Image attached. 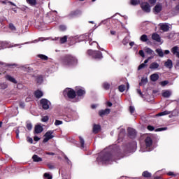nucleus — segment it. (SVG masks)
I'll use <instances>...</instances> for the list:
<instances>
[{
	"mask_svg": "<svg viewBox=\"0 0 179 179\" xmlns=\"http://www.w3.org/2000/svg\"><path fill=\"white\" fill-rule=\"evenodd\" d=\"M167 130V127H162V128H158L155 130L156 132H160L162 131H166Z\"/></svg>",
	"mask_w": 179,
	"mask_h": 179,
	"instance_id": "50",
	"label": "nucleus"
},
{
	"mask_svg": "<svg viewBox=\"0 0 179 179\" xmlns=\"http://www.w3.org/2000/svg\"><path fill=\"white\" fill-rule=\"evenodd\" d=\"M38 58H41V59H43V61H47L48 59V57L45 56V55H38Z\"/></svg>",
	"mask_w": 179,
	"mask_h": 179,
	"instance_id": "39",
	"label": "nucleus"
},
{
	"mask_svg": "<svg viewBox=\"0 0 179 179\" xmlns=\"http://www.w3.org/2000/svg\"><path fill=\"white\" fill-rule=\"evenodd\" d=\"M63 122L61 120H56L55 122V125L58 127V125H62Z\"/></svg>",
	"mask_w": 179,
	"mask_h": 179,
	"instance_id": "46",
	"label": "nucleus"
},
{
	"mask_svg": "<svg viewBox=\"0 0 179 179\" xmlns=\"http://www.w3.org/2000/svg\"><path fill=\"white\" fill-rule=\"evenodd\" d=\"M41 104L43 108V110H48L50 106H51V102L46 99H42L41 100Z\"/></svg>",
	"mask_w": 179,
	"mask_h": 179,
	"instance_id": "7",
	"label": "nucleus"
},
{
	"mask_svg": "<svg viewBox=\"0 0 179 179\" xmlns=\"http://www.w3.org/2000/svg\"><path fill=\"white\" fill-rule=\"evenodd\" d=\"M146 66V65L145 64H141L138 66V70L141 71V69H143V68H145Z\"/></svg>",
	"mask_w": 179,
	"mask_h": 179,
	"instance_id": "53",
	"label": "nucleus"
},
{
	"mask_svg": "<svg viewBox=\"0 0 179 179\" xmlns=\"http://www.w3.org/2000/svg\"><path fill=\"white\" fill-rule=\"evenodd\" d=\"M1 89H6L8 87V85L5 83L1 84Z\"/></svg>",
	"mask_w": 179,
	"mask_h": 179,
	"instance_id": "60",
	"label": "nucleus"
},
{
	"mask_svg": "<svg viewBox=\"0 0 179 179\" xmlns=\"http://www.w3.org/2000/svg\"><path fill=\"white\" fill-rule=\"evenodd\" d=\"M128 43H129V37H125V38L123 39L122 44H123L124 45H127V44H128Z\"/></svg>",
	"mask_w": 179,
	"mask_h": 179,
	"instance_id": "40",
	"label": "nucleus"
},
{
	"mask_svg": "<svg viewBox=\"0 0 179 179\" xmlns=\"http://www.w3.org/2000/svg\"><path fill=\"white\" fill-rule=\"evenodd\" d=\"M152 40H155L157 43H160V41H161L160 36L157 34H153L152 35Z\"/></svg>",
	"mask_w": 179,
	"mask_h": 179,
	"instance_id": "22",
	"label": "nucleus"
},
{
	"mask_svg": "<svg viewBox=\"0 0 179 179\" xmlns=\"http://www.w3.org/2000/svg\"><path fill=\"white\" fill-rule=\"evenodd\" d=\"M52 40L53 41H59L60 44H64V43H66V41H68V36H64L63 37H56Z\"/></svg>",
	"mask_w": 179,
	"mask_h": 179,
	"instance_id": "9",
	"label": "nucleus"
},
{
	"mask_svg": "<svg viewBox=\"0 0 179 179\" xmlns=\"http://www.w3.org/2000/svg\"><path fill=\"white\" fill-rule=\"evenodd\" d=\"M101 127L99 124H94L93 132L94 134H99L100 132Z\"/></svg>",
	"mask_w": 179,
	"mask_h": 179,
	"instance_id": "23",
	"label": "nucleus"
},
{
	"mask_svg": "<svg viewBox=\"0 0 179 179\" xmlns=\"http://www.w3.org/2000/svg\"><path fill=\"white\" fill-rule=\"evenodd\" d=\"M169 114H170V112L165 110L157 114V117H163V115H169Z\"/></svg>",
	"mask_w": 179,
	"mask_h": 179,
	"instance_id": "32",
	"label": "nucleus"
},
{
	"mask_svg": "<svg viewBox=\"0 0 179 179\" xmlns=\"http://www.w3.org/2000/svg\"><path fill=\"white\" fill-rule=\"evenodd\" d=\"M87 53L94 59H101L103 58V54L99 50H88Z\"/></svg>",
	"mask_w": 179,
	"mask_h": 179,
	"instance_id": "3",
	"label": "nucleus"
},
{
	"mask_svg": "<svg viewBox=\"0 0 179 179\" xmlns=\"http://www.w3.org/2000/svg\"><path fill=\"white\" fill-rule=\"evenodd\" d=\"M63 64L66 66L76 65L78 64V59H76V57H73L71 55H67L63 59Z\"/></svg>",
	"mask_w": 179,
	"mask_h": 179,
	"instance_id": "2",
	"label": "nucleus"
},
{
	"mask_svg": "<svg viewBox=\"0 0 179 179\" xmlns=\"http://www.w3.org/2000/svg\"><path fill=\"white\" fill-rule=\"evenodd\" d=\"M34 141H35V142H38V141H40V138L37 136H35L34 138Z\"/></svg>",
	"mask_w": 179,
	"mask_h": 179,
	"instance_id": "61",
	"label": "nucleus"
},
{
	"mask_svg": "<svg viewBox=\"0 0 179 179\" xmlns=\"http://www.w3.org/2000/svg\"><path fill=\"white\" fill-rule=\"evenodd\" d=\"M145 51L146 54H149L150 55H153V57H155V55H156V54L155 53V51H153L152 49H150L149 48H145Z\"/></svg>",
	"mask_w": 179,
	"mask_h": 179,
	"instance_id": "26",
	"label": "nucleus"
},
{
	"mask_svg": "<svg viewBox=\"0 0 179 179\" xmlns=\"http://www.w3.org/2000/svg\"><path fill=\"white\" fill-rule=\"evenodd\" d=\"M27 2L31 6H36L37 5V0H27Z\"/></svg>",
	"mask_w": 179,
	"mask_h": 179,
	"instance_id": "30",
	"label": "nucleus"
},
{
	"mask_svg": "<svg viewBox=\"0 0 179 179\" xmlns=\"http://www.w3.org/2000/svg\"><path fill=\"white\" fill-rule=\"evenodd\" d=\"M63 94L64 97H69V99H75L76 97V92L71 88H66L63 92Z\"/></svg>",
	"mask_w": 179,
	"mask_h": 179,
	"instance_id": "4",
	"label": "nucleus"
},
{
	"mask_svg": "<svg viewBox=\"0 0 179 179\" xmlns=\"http://www.w3.org/2000/svg\"><path fill=\"white\" fill-rule=\"evenodd\" d=\"M79 139L81 149H85V139H83L82 136H79Z\"/></svg>",
	"mask_w": 179,
	"mask_h": 179,
	"instance_id": "33",
	"label": "nucleus"
},
{
	"mask_svg": "<svg viewBox=\"0 0 179 179\" xmlns=\"http://www.w3.org/2000/svg\"><path fill=\"white\" fill-rule=\"evenodd\" d=\"M124 136H125V129H120V133H119L118 141L121 142V141H122Z\"/></svg>",
	"mask_w": 179,
	"mask_h": 179,
	"instance_id": "14",
	"label": "nucleus"
},
{
	"mask_svg": "<svg viewBox=\"0 0 179 179\" xmlns=\"http://www.w3.org/2000/svg\"><path fill=\"white\" fill-rule=\"evenodd\" d=\"M22 70L24 71L25 72H30V71H31V69L27 65L22 67Z\"/></svg>",
	"mask_w": 179,
	"mask_h": 179,
	"instance_id": "43",
	"label": "nucleus"
},
{
	"mask_svg": "<svg viewBox=\"0 0 179 179\" xmlns=\"http://www.w3.org/2000/svg\"><path fill=\"white\" fill-rule=\"evenodd\" d=\"M33 161L36 163H38V162H43V158L38 157L37 155H34L32 157Z\"/></svg>",
	"mask_w": 179,
	"mask_h": 179,
	"instance_id": "25",
	"label": "nucleus"
},
{
	"mask_svg": "<svg viewBox=\"0 0 179 179\" xmlns=\"http://www.w3.org/2000/svg\"><path fill=\"white\" fill-rule=\"evenodd\" d=\"M9 27L10 29V30H12L13 31H16V27H15V25L13 24H9Z\"/></svg>",
	"mask_w": 179,
	"mask_h": 179,
	"instance_id": "48",
	"label": "nucleus"
},
{
	"mask_svg": "<svg viewBox=\"0 0 179 179\" xmlns=\"http://www.w3.org/2000/svg\"><path fill=\"white\" fill-rule=\"evenodd\" d=\"M103 86V88L106 89V90H108V89H110V85L108 84V83H104Z\"/></svg>",
	"mask_w": 179,
	"mask_h": 179,
	"instance_id": "49",
	"label": "nucleus"
},
{
	"mask_svg": "<svg viewBox=\"0 0 179 179\" xmlns=\"http://www.w3.org/2000/svg\"><path fill=\"white\" fill-rule=\"evenodd\" d=\"M159 63L152 62L150 65V69H151L152 71H156V69H159Z\"/></svg>",
	"mask_w": 179,
	"mask_h": 179,
	"instance_id": "17",
	"label": "nucleus"
},
{
	"mask_svg": "<svg viewBox=\"0 0 179 179\" xmlns=\"http://www.w3.org/2000/svg\"><path fill=\"white\" fill-rule=\"evenodd\" d=\"M137 93L141 96V97H143V94H142L141 89H137Z\"/></svg>",
	"mask_w": 179,
	"mask_h": 179,
	"instance_id": "59",
	"label": "nucleus"
},
{
	"mask_svg": "<svg viewBox=\"0 0 179 179\" xmlns=\"http://www.w3.org/2000/svg\"><path fill=\"white\" fill-rule=\"evenodd\" d=\"M44 131V129L43 128V126L38 124L35 126L34 132L35 134H41Z\"/></svg>",
	"mask_w": 179,
	"mask_h": 179,
	"instance_id": "15",
	"label": "nucleus"
},
{
	"mask_svg": "<svg viewBox=\"0 0 179 179\" xmlns=\"http://www.w3.org/2000/svg\"><path fill=\"white\" fill-rule=\"evenodd\" d=\"M0 65H3V66H17V64H6L2 62H0Z\"/></svg>",
	"mask_w": 179,
	"mask_h": 179,
	"instance_id": "36",
	"label": "nucleus"
},
{
	"mask_svg": "<svg viewBox=\"0 0 179 179\" xmlns=\"http://www.w3.org/2000/svg\"><path fill=\"white\" fill-rule=\"evenodd\" d=\"M49 117L48 116H43L41 119L42 122H47L48 121Z\"/></svg>",
	"mask_w": 179,
	"mask_h": 179,
	"instance_id": "52",
	"label": "nucleus"
},
{
	"mask_svg": "<svg viewBox=\"0 0 179 179\" xmlns=\"http://www.w3.org/2000/svg\"><path fill=\"white\" fill-rule=\"evenodd\" d=\"M147 129H148V131H155V127L148 125Z\"/></svg>",
	"mask_w": 179,
	"mask_h": 179,
	"instance_id": "58",
	"label": "nucleus"
},
{
	"mask_svg": "<svg viewBox=\"0 0 179 179\" xmlns=\"http://www.w3.org/2000/svg\"><path fill=\"white\" fill-rule=\"evenodd\" d=\"M117 153L118 148L116 145L110 146L99 153L96 162L99 164H111Z\"/></svg>",
	"mask_w": 179,
	"mask_h": 179,
	"instance_id": "1",
	"label": "nucleus"
},
{
	"mask_svg": "<svg viewBox=\"0 0 179 179\" xmlns=\"http://www.w3.org/2000/svg\"><path fill=\"white\" fill-rule=\"evenodd\" d=\"M129 111H130L131 114H132V115L135 114V107L130 106Z\"/></svg>",
	"mask_w": 179,
	"mask_h": 179,
	"instance_id": "51",
	"label": "nucleus"
},
{
	"mask_svg": "<svg viewBox=\"0 0 179 179\" xmlns=\"http://www.w3.org/2000/svg\"><path fill=\"white\" fill-rule=\"evenodd\" d=\"M162 9H163V6H162V4H157L154 8V10L155 13H160Z\"/></svg>",
	"mask_w": 179,
	"mask_h": 179,
	"instance_id": "18",
	"label": "nucleus"
},
{
	"mask_svg": "<svg viewBox=\"0 0 179 179\" xmlns=\"http://www.w3.org/2000/svg\"><path fill=\"white\" fill-rule=\"evenodd\" d=\"M155 51H156L157 54H158L159 57H160L161 58H163V57H164V52H163V50L156 49Z\"/></svg>",
	"mask_w": 179,
	"mask_h": 179,
	"instance_id": "31",
	"label": "nucleus"
},
{
	"mask_svg": "<svg viewBox=\"0 0 179 179\" xmlns=\"http://www.w3.org/2000/svg\"><path fill=\"white\" fill-rule=\"evenodd\" d=\"M59 29L60 31H65V30H66V26H65V25H60L59 27Z\"/></svg>",
	"mask_w": 179,
	"mask_h": 179,
	"instance_id": "47",
	"label": "nucleus"
},
{
	"mask_svg": "<svg viewBox=\"0 0 179 179\" xmlns=\"http://www.w3.org/2000/svg\"><path fill=\"white\" fill-rule=\"evenodd\" d=\"M139 0H131L130 1V3L131 5H134V6H136V5H139Z\"/></svg>",
	"mask_w": 179,
	"mask_h": 179,
	"instance_id": "41",
	"label": "nucleus"
},
{
	"mask_svg": "<svg viewBox=\"0 0 179 179\" xmlns=\"http://www.w3.org/2000/svg\"><path fill=\"white\" fill-rule=\"evenodd\" d=\"M145 149L143 150L141 148L142 152H152L153 150V148H152V144L153 143V141H152V138L147 137L145 140Z\"/></svg>",
	"mask_w": 179,
	"mask_h": 179,
	"instance_id": "5",
	"label": "nucleus"
},
{
	"mask_svg": "<svg viewBox=\"0 0 179 179\" xmlns=\"http://www.w3.org/2000/svg\"><path fill=\"white\" fill-rule=\"evenodd\" d=\"M48 167L50 169V170H54V169H55V166H54V165L52 164H48Z\"/></svg>",
	"mask_w": 179,
	"mask_h": 179,
	"instance_id": "57",
	"label": "nucleus"
},
{
	"mask_svg": "<svg viewBox=\"0 0 179 179\" xmlns=\"http://www.w3.org/2000/svg\"><path fill=\"white\" fill-rule=\"evenodd\" d=\"M110 110L108 108H106L105 110H101L99 112V114L100 115V117H104V115H108V113H110Z\"/></svg>",
	"mask_w": 179,
	"mask_h": 179,
	"instance_id": "16",
	"label": "nucleus"
},
{
	"mask_svg": "<svg viewBox=\"0 0 179 179\" xmlns=\"http://www.w3.org/2000/svg\"><path fill=\"white\" fill-rule=\"evenodd\" d=\"M24 103H23V102H20V107H21V108H24Z\"/></svg>",
	"mask_w": 179,
	"mask_h": 179,
	"instance_id": "64",
	"label": "nucleus"
},
{
	"mask_svg": "<svg viewBox=\"0 0 179 179\" xmlns=\"http://www.w3.org/2000/svg\"><path fill=\"white\" fill-rule=\"evenodd\" d=\"M150 79L152 82H156V80H159V75L157 73L152 74L150 76Z\"/></svg>",
	"mask_w": 179,
	"mask_h": 179,
	"instance_id": "28",
	"label": "nucleus"
},
{
	"mask_svg": "<svg viewBox=\"0 0 179 179\" xmlns=\"http://www.w3.org/2000/svg\"><path fill=\"white\" fill-rule=\"evenodd\" d=\"M149 3L151 5H155V3H156V0H149Z\"/></svg>",
	"mask_w": 179,
	"mask_h": 179,
	"instance_id": "62",
	"label": "nucleus"
},
{
	"mask_svg": "<svg viewBox=\"0 0 179 179\" xmlns=\"http://www.w3.org/2000/svg\"><path fill=\"white\" fill-rule=\"evenodd\" d=\"M172 54L173 55H176L177 58H179V47L178 46H174L171 50Z\"/></svg>",
	"mask_w": 179,
	"mask_h": 179,
	"instance_id": "12",
	"label": "nucleus"
},
{
	"mask_svg": "<svg viewBox=\"0 0 179 179\" xmlns=\"http://www.w3.org/2000/svg\"><path fill=\"white\" fill-rule=\"evenodd\" d=\"M143 177L149 178L152 177V173H149L148 171H145L143 173Z\"/></svg>",
	"mask_w": 179,
	"mask_h": 179,
	"instance_id": "38",
	"label": "nucleus"
},
{
	"mask_svg": "<svg viewBox=\"0 0 179 179\" xmlns=\"http://www.w3.org/2000/svg\"><path fill=\"white\" fill-rule=\"evenodd\" d=\"M127 131H128V136L131 139H134V138H135V136H136V131L134 129L128 128Z\"/></svg>",
	"mask_w": 179,
	"mask_h": 179,
	"instance_id": "10",
	"label": "nucleus"
},
{
	"mask_svg": "<svg viewBox=\"0 0 179 179\" xmlns=\"http://www.w3.org/2000/svg\"><path fill=\"white\" fill-rule=\"evenodd\" d=\"M52 134H54V131H48L44 135L45 138L43 139V142L47 143L50 139H52V138H54V135H52Z\"/></svg>",
	"mask_w": 179,
	"mask_h": 179,
	"instance_id": "8",
	"label": "nucleus"
},
{
	"mask_svg": "<svg viewBox=\"0 0 179 179\" xmlns=\"http://www.w3.org/2000/svg\"><path fill=\"white\" fill-rule=\"evenodd\" d=\"M27 142H29V143H33V138L29 137L27 138Z\"/></svg>",
	"mask_w": 179,
	"mask_h": 179,
	"instance_id": "63",
	"label": "nucleus"
},
{
	"mask_svg": "<svg viewBox=\"0 0 179 179\" xmlns=\"http://www.w3.org/2000/svg\"><path fill=\"white\" fill-rule=\"evenodd\" d=\"M160 29L162 30V31H167L170 29V26H169V24L167 23H161L159 24Z\"/></svg>",
	"mask_w": 179,
	"mask_h": 179,
	"instance_id": "13",
	"label": "nucleus"
},
{
	"mask_svg": "<svg viewBox=\"0 0 179 179\" xmlns=\"http://www.w3.org/2000/svg\"><path fill=\"white\" fill-rule=\"evenodd\" d=\"M20 44H13L7 41H0V50H5V48H12L13 47H19Z\"/></svg>",
	"mask_w": 179,
	"mask_h": 179,
	"instance_id": "6",
	"label": "nucleus"
},
{
	"mask_svg": "<svg viewBox=\"0 0 179 179\" xmlns=\"http://www.w3.org/2000/svg\"><path fill=\"white\" fill-rule=\"evenodd\" d=\"M141 8L144 12H146L147 13L150 12V6L149 5V3H143L141 4Z\"/></svg>",
	"mask_w": 179,
	"mask_h": 179,
	"instance_id": "11",
	"label": "nucleus"
},
{
	"mask_svg": "<svg viewBox=\"0 0 179 179\" xmlns=\"http://www.w3.org/2000/svg\"><path fill=\"white\" fill-rule=\"evenodd\" d=\"M27 129L28 131H31V129H33V124H31L30 122H27Z\"/></svg>",
	"mask_w": 179,
	"mask_h": 179,
	"instance_id": "44",
	"label": "nucleus"
},
{
	"mask_svg": "<svg viewBox=\"0 0 179 179\" xmlns=\"http://www.w3.org/2000/svg\"><path fill=\"white\" fill-rule=\"evenodd\" d=\"M171 96V91L170 90H163L162 91V96L165 97L166 99H169Z\"/></svg>",
	"mask_w": 179,
	"mask_h": 179,
	"instance_id": "19",
	"label": "nucleus"
},
{
	"mask_svg": "<svg viewBox=\"0 0 179 179\" xmlns=\"http://www.w3.org/2000/svg\"><path fill=\"white\" fill-rule=\"evenodd\" d=\"M36 83H38V85H41L43 83V76H38L36 77Z\"/></svg>",
	"mask_w": 179,
	"mask_h": 179,
	"instance_id": "35",
	"label": "nucleus"
},
{
	"mask_svg": "<svg viewBox=\"0 0 179 179\" xmlns=\"http://www.w3.org/2000/svg\"><path fill=\"white\" fill-rule=\"evenodd\" d=\"M76 93L78 97H82V96H85V94H86V91H85V89L80 88L79 90H77Z\"/></svg>",
	"mask_w": 179,
	"mask_h": 179,
	"instance_id": "21",
	"label": "nucleus"
},
{
	"mask_svg": "<svg viewBox=\"0 0 179 179\" xmlns=\"http://www.w3.org/2000/svg\"><path fill=\"white\" fill-rule=\"evenodd\" d=\"M43 177L45 179H52V176L47 173H44Z\"/></svg>",
	"mask_w": 179,
	"mask_h": 179,
	"instance_id": "45",
	"label": "nucleus"
},
{
	"mask_svg": "<svg viewBox=\"0 0 179 179\" xmlns=\"http://www.w3.org/2000/svg\"><path fill=\"white\" fill-rule=\"evenodd\" d=\"M93 44H94L95 45H97L98 48L99 50H101V48H100V46L99 45V43H97V42L96 41H93L92 43L90 42V45H92Z\"/></svg>",
	"mask_w": 179,
	"mask_h": 179,
	"instance_id": "54",
	"label": "nucleus"
},
{
	"mask_svg": "<svg viewBox=\"0 0 179 179\" xmlns=\"http://www.w3.org/2000/svg\"><path fill=\"white\" fill-rule=\"evenodd\" d=\"M148 83V78H142L141 82L139 83V86H142V85H146Z\"/></svg>",
	"mask_w": 179,
	"mask_h": 179,
	"instance_id": "37",
	"label": "nucleus"
},
{
	"mask_svg": "<svg viewBox=\"0 0 179 179\" xmlns=\"http://www.w3.org/2000/svg\"><path fill=\"white\" fill-rule=\"evenodd\" d=\"M141 41H143V43H146V41H148V35L146 34H143L141 36L140 38Z\"/></svg>",
	"mask_w": 179,
	"mask_h": 179,
	"instance_id": "34",
	"label": "nucleus"
},
{
	"mask_svg": "<svg viewBox=\"0 0 179 179\" xmlns=\"http://www.w3.org/2000/svg\"><path fill=\"white\" fill-rule=\"evenodd\" d=\"M138 54L139 55H141V57H142L143 58H145V52H143V50H139Z\"/></svg>",
	"mask_w": 179,
	"mask_h": 179,
	"instance_id": "56",
	"label": "nucleus"
},
{
	"mask_svg": "<svg viewBox=\"0 0 179 179\" xmlns=\"http://www.w3.org/2000/svg\"><path fill=\"white\" fill-rule=\"evenodd\" d=\"M161 86H166V85H169V81L164 80L160 83Z\"/></svg>",
	"mask_w": 179,
	"mask_h": 179,
	"instance_id": "55",
	"label": "nucleus"
},
{
	"mask_svg": "<svg viewBox=\"0 0 179 179\" xmlns=\"http://www.w3.org/2000/svg\"><path fill=\"white\" fill-rule=\"evenodd\" d=\"M164 66L166 68H168L169 69H171L173 68V61L171 59H168L165 63Z\"/></svg>",
	"mask_w": 179,
	"mask_h": 179,
	"instance_id": "20",
	"label": "nucleus"
},
{
	"mask_svg": "<svg viewBox=\"0 0 179 179\" xmlns=\"http://www.w3.org/2000/svg\"><path fill=\"white\" fill-rule=\"evenodd\" d=\"M34 94L36 99H41V97H43V94L42 91H40L39 90H38L35 92Z\"/></svg>",
	"mask_w": 179,
	"mask_h": 179,
	"instance_id": "27",
	"label": "nucleus"
},
{
	"mask_svg": "<svg viewBox=\"0 0 179 179\" xmlns=\"http://www.w3.org/2000/svg\"><path fill=\"white\" fill-rule=\"evenodd\" d=\"M6 79L7 80H9V82H12V83H17V81H16V79L12 77V76H9V75L6 76Z\"/></svg>",
	"mask_w": 179,
	"mask_h": 179,
	"instance_id": "24",
	"label": "nucleus"
},
{
	"mask_svg": "<svg viewBox=\"0 0 179 179\" xmlns=\"http://www.w3.org/2000/svg\"><path fill=\"white\" fill-rule=\"evenodd\" d=\"M119 91L122 93L124 92H125V85H122L119 86Z\"/></svg>",
	"mask_w": 179,
	"mask_h": 179,
	"instance_id": "42",
	"label": "nucleus"
},
{
	"mask_svg": "<svg viewBox=\"0 0 179 179\" xmlns=\"http://www.w3.org/2000/svg\"><path fill=\"white\" fill-rule=\"evenodd\" d=\"M80 13V10H75L72 11L71 13H69V17H73L75 16H78Z\"/></svg>",
	"mask_w": 179,
	"mask_h": 179,
	"instance_id": "29",
	"label": "nucleus"
}]
</instances>
